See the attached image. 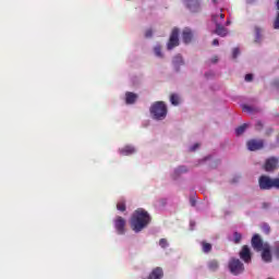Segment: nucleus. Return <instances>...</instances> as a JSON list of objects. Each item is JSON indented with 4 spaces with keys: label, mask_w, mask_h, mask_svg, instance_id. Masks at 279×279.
I'll list each match as a JSON object with an SVG mask.
<instances>
[{
    "label": "nucleus",
    "mask_w": 279,
    "mask_h": 279,
    "mask_svg": "<svg viewBox=\"0 0 279 279\" xmlns=\"http://www.w3.org/2000/svg\"><path fill=\"white\" fill-rule=\"evenodd\" d=\"M182 40L185 45H189L193 40V31H191V28L183 29Z\"/></svg>",
    "instance_id": "14"
},
{
    "label": "nucleus",
    "mask_w": 279,
    "mask_h": 279,
    "mask_svg": "<svg viewBox=\"0 0 279 279\" xmlns=\"http://www.w3.org/2000/svg\"><path fill=\"white\" fill-rule=\"evenodd\" d=\"M114 228L118 234H125V218L117 216L114 219Z\"/></svg>",
    "instance_id": "8"
},
{
    "label": "nucleus",
    "mask_w": 279,
    "mask_h": 279,
    "mask_svg": "<svg viewBox=\"0 0 279 279\" xmlns=\"http://www.w3.org/2000/svg\"><path fill=\"white\" fill-rule=\"evenodd\" d=\"M136 99H138V95H136L132 92H128L125 94V101L128 105L136 104Z\"/></svg>",
    "instance_id": "17"
},
{
    "label": "nucleus",
    "mask_w": 279,
    "mask_h": 279,
    "mask_svg": "<svg viewBox=\"0 0 279 279\" xmlns=\"http://www.w3.org/2000/svg\"><path fill=\"white\" fill-rule=\"evenodd\" d=\"M251 243L252 247L256 250V252H260L265 247V243L263 242V239L260 238L259 234H254L251 240Z\"/></svg>",
    "instance_id": "9"
},
{
    "label": "nucleus",
    "mask_w": 279,
    "mask_h": 279,
    "mask_svg": "<svg viewBox=\"0 0 279 279\" xmlns=\"http://www.w3.org/2000/svg\"><path fill=\"white\" fill-rule=\"evenodd\" d=\"M274 134V129L269 128L265 131V136H271Z\"/></svg>",
    "instance_id": "37"
},
{
    "label": "nucleus",
    "mask_w": 279,
    "mask_h": 279,
    "mask_svg": "<svg viewBox=\"0 0 279 279\" xmlns=\"http://www.w3.org/2000/svg\"><path fill=\"white\" fill-rule=\"evenodd\" d=\"M262 230L264 234H269V232H271L269 225H263Z\"/></svg>",
    "instance_id": "29"
},
{
    "label": "nucleus",
    "mask_w": 279,
    "mask_h": 279,
    "mask_svg": "<svg viewBox=\"0 0 279 279\" xmlns=\"http://www.w3.org/2000/svg\"><path fill=\"white\" fill-rule=\"evenodd\" d=\"M180 45V29L173 28L170 38L167 44V49L171 51V49H175Z\"/></svg>",
    "instance_id": "3"
},
{
    "label": "nucleus",
    "mask_w": 279,
    "mask_h": 279,
    "mask_svg": "<svg viewBox=\"0 0 279 279\" xmlns=\"http://www.w3.org/2000/svg\"><path fill=\"white\" fill-rule=\"evenodd\" d=\"M278 158L276 157L268 158L264 165L265 171H276L278 169Z\"/></svg>",
    "instance_id": "11"
},
{
    "label": "nucleus",
    "mask_w": 279,
    "mask_h": 279,
    "mask_svg": "<svg viewBox=\"0 0 279 279\" xmlns=\"http://www.w3.org/2000/svg\"><path fill=\"white\" fill-rule=\"evenodd\" d=\"M160 247H167L169 245V242H167V239H160L159 241Z\"/></svg>",
    "instance_id": "31"
},
{
    "label": "nucleus",
    "mask_w": 279,
    "mask_h": 279,
    "mask_svg": "<svg viewBox=\"0 0 279 279\" xmlns=\"http://www.w3.org/2000/svg\"><path fill=\"white\" fill-rule=\"evenodd\" d=\"M243 239V235L239 232L233 233V241L238 245V243H241V240Z\"/></svg>",
    "instance_id": "27"
},
{
    "label": "nucleus",
    "mask_w": 279,
    "mask_h": 279,
    "mask_svg": "<svg viewBox=\"0 0 279 279\" xmlns=\"http://www.w3.org/2000/svg\"><path fill=\"white\" fill-rule=\"evenodd\" d=\"M246 147L248 151H258V149H263V147H265V141L263 140H250L246 143Z\"/></svg>",
    "instance_id": "6"
},
{
    "label": "nucleus",
    "mask_w": 279,
    "mask_h": 279,
    "mask_svg": "<svg viewBox=\"0 0 279 279\" xmlns=\"http://www.w3.org/2000/svg\"><path fill=\"white\" fill-rule=\"evenodd\" d=\"M239 256L241 260H243V263H246V264L252 263V250H250V246L243 245Z\"/></svg>",
    "instance_id": "7"
},
{
    "label": "nucleus",
    "mask_w": 279,
    "mask_h": 279,
    "mask_svg": "<svg viewBox=\"0 0 279 279\" xmlns=\"http://www.w3.org/2000/svg\"><path fill=\"white\" fill-rule=\"evenodd\" d=\"M172 64L175 71H180V66H184V59H182V56L177 54L172 60Z\"/></svg>",
    "instance_id": "15"
},
{
    "label": "nucleus",
    "mask_w": 279,
    "mask_h": 279,
    "mask_svg": "<svg viewBox=\"0 0 279 279\" xmlns=\"http://www.w3.org/2000/svg\"><path fill=\"white\" fill-rule=\"evenodd\" d=\"M229 269L233 276H239V274H243V271H245V266L240 259L231 258L229 262Z\"/></svg>",
    "instance_id": "4"
},
{
    "label": "nucleus",
    "mask_w": 279,
    "mask_h": 279,
    "mask_svg": "<svg viewBox=\"0 0 279 279\" xmlns=\"http://www.w3.org/2000/svg\"><path fill=\"white\" fill-rule=\"evenodd\" d=\"M165 276V271L161 267H156L151 270L147 279H162Z\"/></svg>",
    "instance_id": "13"
},
{
    "label": "nucleus",
    "mask_w": 279,
    "mask_h": 279,
    "mask_svg": "<svg viewBox=\"0 0 279 279\" xmlns=\"http://www.w3.org/2000/svg\"><path fill=\"white\" fill-rule=\"evenodd\" d=\"M240 53H241V51L239 50V48H234L233 52H232L233 59L236 60V58L239 57Z\"/></svg>",
    "instance_id": "33"
},
{
    "label": "nucleus",
    "mask_w": 279,
    "mask_h": 279,
    "mask_svg": "<svg viewBox=\"0 0 279 279\" xmlns=\"http://www.w3.org/2000/svg\"><path fill=\"white\" fill-rule=\"evenodd\" d=\"M264 128V124L260 122V121H257L256 124H255V130L257 132H260Z\"/></svg>",
    "instance_id": "30"
},
{
    "label": "nucleus",
    "mask_w": 279,
    "mask_h": 279,
    "mask_svg": "<svg viewBox=\"0 0 279 279\" xmlns=\"http://www.w3.org/2000/svg\"><path fill=\"white\" fill-rule=\"evenodd\" d=\"M185 5L191 12H199L202 2L199 0H185Z\"/></svg>",
    "instance_id": "12"
},
{
    "label": "nucleus",
    "mask_w": 279,
    "mask_h": 279,
    "mask_svg": "<svg viewBox=\"0 0 279 279\" xmlns=\"http://www.w3.org/2000/svg\"><path fill=\"white\" fill-rule=\"evenodd\" d=\"M201 245H202V252L204 254H210V252H213V244H210L206 241H202Z\"/></svg>",
    "instance_id": "19"
},
{
    "label": "nucleus",
    "mask_w": 279,
    "mask_h": 279,
    "mask_svg": "<svg viewBox=\"0 0 279 279\" xmlns=\"http://www.w3.org/2000/svg\"><path fill=\"white\" fill-rule=\"evenodd\" d=\"M189 170L185 166H180L174 170L175 175H181V173H186Z\"/></svg>",
    "instance_id": "26"
},
{
    "label": "nucleus",
    "mask_w": 279,
    "mask_h": 279,
    "mask_svg": "<svg viewBox=\"0 0 279 279\" xmlns=\"http://www.w3.org/2000/svg\"><path fill=\"white\" fill-rule=\"evenodd\" d=\"M263 40V28L255 26V43Z\"/></svg>",
    "instance_id": "21"
},
{
    "label": "nucleus",
    "mask_w": 279,
    "mask_h": 279,
    "mask_svg": "<svg viewBox=\"0 0 279 279\" xmlns=\"http://www.w3.org/2000/svg\"><path fill=\"white\" fill-rule=\"evenodd\" d=\"M192 206H195V201H192Z\"/></svg>",
    "instance_id": "43"
},
{
    "label": "nucleus",
    "mask_w": 279,
    "mask_h": 279,
    "mask_svg": "<svg viewBox=\"0 0 279 279\" xmlns=\"http://www.w3.org/2000/svg\"><path fill=\"white\" fill-rule=\"evenodd\" d=\"M214 34H217V36H221L222 38L228 36V29L223 27L221 24H216V29L214 31Z\"/></svg>",
    "instance_id": "16"
},
{
    "label": "nucleus",
    "mask_w": 279,
    "mask_h": 279,
    "mask_svg": "<svg viewBox=\"0 0 279 279\" xmlns=\"http://www.w3.org/2000/svg\"><path fill=\"white\" fill-rule=\"evenodd\" d=\"M274 29H279V13H277V16L275 19Z\"/></svg>",
    "instance_id": "32"
},
{
    "label": "nucleus",
    "mask_w": 279,
    "mask_h": 279,
    "mask_svg": "<svg viewBox=\"0 0 279 279\" xmlns=\"http://www.w3.org/2000/svg\"><path fill=\"white\" fill-rule=\"evenodd\" d=\"M213 45L214 47H219V39H214Z\"/></svg>",
    "instance_id": "40"
},
{
    "label": "nucleus",
    "mask_w": 279,
    "mask_h": 279,
    "mask_svg": "<svg viewBox=\"0 0 279 279\" xmlns=\"http://www.w3.org/2000/svg\"><path fill=\"white\" fill-rule=\"evenodd\" d=\"M272 254L279 260V241L275 242L272 246Z\"/></svg>",
    "instance_id": "24"
},
{
    "label": "nucleus",
    "mask_w": 279,
    "mask_h": 279,
    "mask_svg": "<svg viewBox=\"0 0 279 279\" xmlns=\"http://www.w3.org/2000/svg\"><path fill=\"white\" fill-rule=\"evenodd\" d=\"M262 260H264V263H271L272 260L271 246L269 243H265L264 247L262 248Z\"/></svg>",
    "instance_id": "10"
},
{
    "label": "nucleus",
    "mask_w": 279,
    "mask_h": 279,
    "mask_svg": "<svg viewBox=\"0 0 279 279\" xmlns=\"http://www.w3.org/2000/svg\"><path fill=\"white\" fill-rule=\"evenodd\" d=\"M243 112H252V107L244 105L242 107Z\"/></svg>",
    "instance_id": "36"
},
{
    "label": "nucleus",
    "mask_w": 279,
    "mask_h": 279,
    "mask_svg": "<svg viewBox=\"0 0 279 279\" xmlns=\"http://www.w3.org/2000/svg\"><path fill=\"white\" fill-rule=\"evenodd\" d=\"M253 80H254V75H252V74L245 75V82H252Z\"/></svg>",
    "instance_id": "38"
},
{
    "label": "nucleus",
    "mask_w": 279,
    "mask_h": 279,
    "mask_svg": "<svg viewBox=\"0 0 279 279\" xmlns=\"http://www.w3.org/2000/svg\"><path fill=\"white\" fill-rule=\"evenodd\" d=\"M258 184L260 191H271V189H274V179L268 175H262L258 179Z\"/></svg>",
    "instance_id": "5"
},
{
    "label": "nucleus",
    "mask_w": 279,
    "mask_h": 279,
    "mask_svg": "<svg viewBox=\"0 0 279 279\" xmlns=\"http://www.w3.org/2000/svg\"><path fill=\"white\" fill-rule=\"evenodd\" d=\"M199 148V144H194L191 148L190 151H195L196 149Z\"/></svg>",
    "instance_id": "39"
},
{
    "label": "nucleus",
    "mask_w": 279,
    "mask_h": 279,
    "mask_svg": "<svg viewBox=\"0 0 279 279\" xmlns=\"http://www.w3.org/2000/svg\"><path fill=\"white\" fill-rule=\"evenodd\" d=\"M267 206H268L267 203H264V204H263V207H264V208H267Z\"/></svg>",
    "instance_id": "42"
},
{
    "label": "nucleus",
    "mask_w": 279,
    "mask_h": 279,
    "mask_svg": "<svg viewBox=\"0 0 279 279\" xmlns=\"http://www.w3.org/2000/svg\"><path fill=\"white\" fill-rule=\"evenodd\" d=\"M154 51L157 58H162V48L160 46H156Z\"/></svg>",
    "instance_id": "28"
},
{
    "label": "nucleus",
    "mask_w": 279,
    "mask_h": 279,
    "mask_svg": "<svg viewBox=\"0 0 279 279\" xmlns=\"http://www.w3.org/2000/svg\"><path fill=\"white\" fill-rule=\"evenodd\" d=\"M220 17L223 19V14H220Z\"/></svg>",
    "instance_id": "45"
},
{
    "label": "nucleus",
    "mask_w": 279,
    "mask_h": 279,
    "mask_svg": "<svg viewBox=\"0 0 279 279\" xmlns=\"http://www.w3.org/2000/svg\"><path fill=\"white\" fill-rule=\"evenodd\" d=\"M170 102L172 106H180V96H178V94H172L170 96Z\"/></svg>",
    "instance_id": "22"
},
{
    "label": "nucleus",
    "mask_w": 279,
    "mask_h": 279,
    "mask_svg": "<svg viewBox=\"0 0 279 279\" xmlns=\"http://www.w3.org/2000/svg\"><path fill=\"white\" fill-rule=\"evenodd\" d=\"M272 189H279V178L272 179Z\"/></svg>",
    "instance_id": "35"
},
{
    "label": "nucleus",
    "mask_w": 279,
    "mask_h": 279,
    "mask_svg": "<svg viewBox=\"0 0 279 279\" xmlns=\"http://www.w3.org/2000/svg\"><path fill=\"white\" fill-rule=\"evenodd\" d=\"M151 36H154V31H151V28H149L145 32V38H151Z\"/></svg>",
    "instance_id": "34"
},
{
    "label": "nucleus",
    "mask_w": 279,
    "mask_h": 279,
    "mask_svg": "<svg viewBox=\"0 0 279 279\" xmlns=\"http://www.w3.org/2000/svg\"><path fill=\"white\" fill-rule=\"evenodd\" d=\"M213 1V3H217V0H211Z\"/></svg>",
    "instance_id": "44"
},
{
    "label": "nucleus",
    "mask_w": 279,
    "mask_h": 279,
    "mask_svg": "<svg viewBox=\"0 0 279 279\" xmlns=\"http://www.w3.org/2000/svg\"><path fill=\"white\" fill-rule=\"evenodd\" d=\"M245 130H247L246 123L240 125L238 129H235L236 136H241V134H243L245 132Z\"/></svg>",
    "instance_id": "23"
},
{
    "label": "nucleus",
    "mask_w": 279,
    "mask_h": 279,
    "mask_svg": "<svg viewBox=\"0 0 279 279\" xmlns=\"http://www.w3.org/2000/svg\"><path fill=\"white\" fill-rule=\"evenodd\" d=\"M276 145H279V135L276 137Z\"/></svg>",
    "instance_id": "41"
},
{
    "label": "nucleus",
    "mask_w": 279,
    "mask_h": 279,
    "mask_svg": "<svg viewBox=\"0 0 279 279\" xmlns=\"http://www.w3.org/2000/svg\"><path fill=\"white\" fill-rule=\"evenodd\" d=\"M150 114L153 119L162 121V119L167 118V105L163 101H156L150 107Z\"/></svg>",
    "instance_id": "2"
},
{
    "label": "nucleus",
    "mask_w": 279,
    "mask_h": 279,
    "mask_svg": "<svg viewBox=\"0 0 279 279\" xmlns=\"http://www.w3.org/2000/svg\"><path fill=\"white\" fill-rule=\"evenodd\" d=\"M120 154L122 156H132V154H136V148L133 146H125L124 148L120 149Z\"/></svg>",
    "instance_id": "18"
},
{
    "label": "nucleus",
    "mask_w": 279,
    "mask_h": 279,
    "mask_svg": "<svg viewBox=\"0 0 279 279\" xmlns=\"http://www.w3.org/2000/svg\"><path fill=\"white\" fill-rule=\"evenodd\" d=\"M117 210H120V213H125L126 210L125 201L118 202Z\"/></svg>",
    "instance_id": "25"
},
{
    "label": "nucleus",
    "mask_w": 279,
    "mask_h": 279,
    "mask_svg": "<svg viewBox=\"0 0 279 279\" xmlns=\"http://www.w3.org/2000/svg\"><path fill=\"white\" fill-rule=\"evenodd\" d=\"M207 267H208L209 271H217L219 269V260L210 259L207 263Z\"/></svg>",
    "instance_id": "20"
},
{
    "label": "nucleus",
    "mask_w": 279,
    "mask_h": 279,
    "mask_svg": "<svg viewBox=\"0 0 279 279\" xmlns=\"http://www.w3.org/2000/svg\"><path fill=\"white\" fill-rule=\"evenodd\" d=\"M150 221L151 217L149 216V213L143 208H138L131 217V228L134 232H141L144 228L149 226Z\"/></svg>",
    "instance_id": "1"
}]
</instances>
